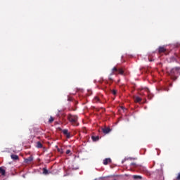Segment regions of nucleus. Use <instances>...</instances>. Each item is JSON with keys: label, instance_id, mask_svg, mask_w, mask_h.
I'll list each match as a JSON object with an SVG mask.
<instances>
[{"label": "nucleus", "instance_id": "nucleus-7", "mask_svg": "<svg viewBox=\"0 0 180 180\" xmlns=\"http://www.w3.org/2000/svg\"><path fill=\"white\" fill-rule=\"evenodd\" d=\"M110 162H112V159H110V158H105L103 160V165H108V164H110Z\"/></svg>", "mask_w": 180, "mask_h": 180}, {"label": "nucleus", "instance_id": "nucleus-17", "mask_svg": "<svg viewBox=\"0 0 180 180\" xmlns=\"http://www.w3.org/2000/svg\"><path fill=\"white\" fill-rule=\"evenodd\" d=\"M54 122V118L53 117H50L49 120V123H53Z\"/></svg>", "mask_w": 180, "mask_h": 180}, {"label": "nucleus", "instance_id": "nucleus-23", "mask_svg": "<svg viewBox=\"0 0 180 180\" xmlns=\"http://www.w3.org/2000/svg\"><path fill=\"white\" fill-rule=\"evenodd\" d=\"M70 153H71V150H66V154H70Z\"/></svg>", "mask_w": 180, "mask_h": 180}, {"label": "nucleus", "instance_id": "nucleus-16", "mask_svg": "<svg viewBox=\"0 0 180 180\" xmlns=\"http://www.w3.org/2000/svg\"><path fill=\"white\" fill-rule=\"evenodd\" d=\"M133 178H134V179H143V177L141 176H139V175H134Z\"/></svg>", "mask_w": 180, "mask_h": 180}, {"label": "nucleus", "instance_id": "nucleus-22", "mask_svg": "<svg viewBox=\"0 0 180 180\" xmlns=\"http://www.w3.org/2000/svg\"><path fill=\"white\" fill-rule=\"evenodd\" d=\"M176 179L180 180V172L178 174V175L176 176Z\"/></svg>", "mask_w": 180, "mask_h": 180}, {"label": "nucleus", "instance_id": "nucleus-4", "mask_svg": "<svg viewBox=\"0 0 180 180\" xmlns=\"http://www.w3.org/2000/svg\"><path fill=\"white\" fill-rule=\"evenodd\" d=\"M62 133H63L64 136H65L67 139H71V134L68 132V129H63Z\"/></svg>", "mask_w": 180, "mask_h": 180}, {"label": "nucleus", "instance_id": "nucleus-9", "mask_svg": "<svg viewBox=\"0 0 180 180\" xmlns=\"http://www.w3.org/2000/svg\"><path fill=\"white\" fill-rule=\"evenodd\" d=\"M0 174H1V175H2V176H5L6 174V171L2 167H0Z\"/></svg>", "mask_w": 180, "mask_h": 180}, {"label": "nucleus", "instance_id": "nucleus-15", "mask_svg": "<svg viewBox=\"0 0 180 180\" xmlns=\"http://www.w3.org/2000/svg\"><path fill=\"white\" fill-rule=\"evenodd\" d=\"M91 139H92L93 141H98V140H99V136H92Z\"/></svg>", "mask_w": 180, "mask_h": 180}, {"label": "nucleus", "instance_id": "nucleus-10", "mask_svg": "<svg viewBox=\"0 0 180 180\" xmlns=\"http://www.w3.org/2000/svg\"><path fill=\"white\" fill-rule=\"evenodd\" d=\"M134 102H136V103H140V102H141V98H140L139 96H134Z\"/></svg>", "mask_w": 180, "mask_h": 180}, {"label": "nucleus", "instance_id": "nucleus-1", "mask_svg": "<svg viewBox=\"0 0 180 180\" xmlns=\"http://www.w3.org/2000/svg\"><path fill=\"white\" fill-rule=\"evenodd\" d=\"M67 119L72 126H79V123L78 122V115L68 114Z\"/></svg>", "mask_w": 180, "mask_h": 180}, {"label": "nucleus", "instance_id": "nucleus-12", "mask_svg": "<svg viewBox=\"0 0 180 180\" xmlns=\"http://www.w3.org/2000/svg\"><path fill=\"white\" fill-rule=\"evenodd\" d=\"M11 157L12 160H19V156H18V155L12 154Z\"/></svg>", "mask_w": 180, "mask_h": 180}, {"label": "nucleus", "instance_id": "nucleus-13", "mask_svg": "<svg viewBox=\"0 0 180 180\" xmlns=\"http://www.w3.org/2000/svg\"><path fill=\"white\" fill-rule=\"evenodd\" d=\"M37 148H43V144H41V142H40V141L37 142Z\"/></svg>", "mask_w": 180, "mask_h": 180}, {"label": "nucleus", "instance_id": "nucleus-11", "mask_svg": "<svg viewBox=\"0 0 180 180\" xmlns=\"http://www.w3.org/2000/svg\"><path fill=\"white\" fill-rule=\"evenodd\" d=\"M32 161H33V157L30 156L28 158L25 160V162L26 164H29V162H32Z\"/></svg>", "mask_w": 180, "mask_h": 180}, {"label": "nucleus", "instance_id": "nucleus-2", "mask_svg": "<svg viewBox=\"0 0 180 180\" xmlns=\"http://www.w3.org/2000/svg\"><path fill=\"white\" fill-rule=\"evenodd\" d=\"M179 71H180L179 67H176L171 69L170 72H169V75L171 77L173 81H176V79H178V76L176 75L179 74Z\"/></svg>", "mask_w": 180, "mask_h": 180}, {"label": "nucleus", "instance_id": "nucleus-14", "mask_svg": "<svg viewBox=\"0 0 180 180\" xmlns=\"http://www.w3.org/2000/svg\"><path fill=\"white\" fill-rule=\"evenodd\" d=\"M43 174L44 175H49V170H47V168L46 167L43 168Z\"/></svg>", "mask_w": 180, "mask_h": 180}, {"label": "nucleus", "instance_id": "nucleus-21", "mask_svg": "<svg viewBox=\"0 0 180 180\" xmlns=\"http://www.w3.org/2000/svg\"><path fill=\"white\" fill-rule=\"evenodd\" d=\"M68 101L69 102H71V101H72V98L68 96Z\"/></svg>", "mask_w": 180, "mask_h": 180}, {"label": "nucleus", "instance_id": "nucleus-25", "mask_svg": "<svg viewBox=\"0 0 180 180\" xmlns=\"http://www.w3.org/2000/svg\"><path fill=\"white\" fill-rule=\"evenodd\" d=\"M72 110H75L72 109Z\"/></svg>", "mask_w": 180, "mask_h": 180}, {"label": "nucleus", "instance_id": "nucleus-5", "mask_svg": "<svg viewBox=\"0 0 180 180\" xmlns=\"http://www.w3.org/2000/svg\"><path fill=\"white\" fill-rule=\"evenodd\" d=\"M93 102L94 103H101V97H99L98 96H96L93 99Z\"/></svg>", "mask_w": 180, "mask_h": 180}, {"label": "nucleus", "instance_id": "nucleus-6", "mask_svg": "<svg viewBox=\"0 0 180 180\" xmlns=\"http://www.w3.org/2000/svg\"><path fill=\"white\" fill-rule=\"evenodd\" d=\"M110 128H108V127H105V128H102V131L103 133H104V134H108V133H110Z\"/></svg>", "mask_w": 180, "mask_h": 180}, {"label": "nucleus", "instance_id": "nucleus-20", "mask_svg": "<svg viewBox=\"0 0 180 180\" xmlns=\"http://www.w3.org/2000/svg\"><path fill=\"white\" fill-rule=\"evenodd\" d=\"M116 94H117L116 90H112V95H116Z\"/></svg>", "mask_w": 180, "mask_h": 180}, {"label": "nucleus", "instance_id": "nucleus-24", "mask_svg": "<svg viewBox=\"0 0 180 180\" xmlns=\"http://www.w3.org/2000/svg\"><path fill=\"white\" fill-rule=\"evenodd\" d=\"M131 165H133L134 167H136V163L132 162V163H131Z\"/></svg>", "mask_w": 180, "mask_h": 180}, {"label": "nucleus", "instance_id": "nucleus-3", "mask_svg": "<svg viewBox=\"0 0 180 180\" xmlns=\"http://www.w3.org/2000/svg\"><path fill=\"white\" fill-rule=\"evenodd\" d=\"M124 71H126V68H124L114 67L110 75H117V74H120V75H124Z\"/></svg>", "mask_w": 180, "mask_h": 180}, {"label": "nucleus", "instance_id": "nucleus-19", "mask_svg": "<svg viewBox=\"0 0 180 180\" xmlns=\"http://www.w3.org/2000/svg\"><path fill=\"white\" fill-rule=\"evenodd\" d=\"M108 79H109L110 81H112V80H113V79L112 78V75H110H110H109V77H108Z\"/></svg>", "mask_w": 180, "mask_h": 180}, {"label": "nucleus", "instance_id": "nucleus-18", "mask_svg": "<svg viewBox=\"0 0 180 180\" xmlns=\"http://www.w3.org/2000/svg\"><path fill=\"white\" fill-rule=\"evenodd\" d=\"M57 151H58V153H60V154H63V153H64V152L63 151V149H62V148H57Z\"/></svg>", "mask_w": 180, "mask_h": 180}, {"label": "nucleus", "instance_id": "nucleus-8", "mask_svg": "<svg viewBox=\"0 0 180 180\" xmlns=\"http://www.w3.org/2000/svg\"><path fill=\"white\" fill-rule=\"evenodd\" d=\"M167 51V49L164 46H160L158 49V53L161 54V53H165Z\"/></svg>", "mask_w": 180, "mask_h": 180}]
</instances>
